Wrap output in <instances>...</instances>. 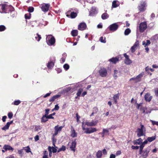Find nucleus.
<instances>
[{"instance_id":"1","label":"nucleus","mask_w":158,"mask_h":158,"mask_svg":"<svg viewBox=\"0 0 158 158\" xmlns=\"http://www.w3.org/2000/svg\"><path fill=\"white\" fill-rule=\"evenodd\" d=\"M140 126V128H137L136 131L137 136L138 137L145 136L146 133V128L144 125L141 123Z\"/></svg>"},{"instance_id":"2","label":"nucleus","mask_w":158,"mask_h":158,"mask_svg":"<svg viewBox=\"0 0 158 158\" xmlns=\"http://www.w3.org/2000/svg\"><path fill=\"white\" fill-rule=\"evenodd\" d=\"M46 40L48 44L49 45H53L55 42V39L51 35H48L46 37Z\"/></svg>"},{"instance_id":"3","label":"nucleus","mask_w":158,"mask_h":158,"mask_svg":"<svg viewBox=\"0 0 158 158\" xmlns=\"http://www.w3.org/2000/svg\"><path fill=\"white\" fill-rule=\"evenodd\" d=\"M147 28V24L146 22L141 23L139 24L138 29L141 33L143 32Z\"/></svg>"},{"instance_id":"4","label":"nucleus","mask_w":158,"mask_h":158,"mask_svg":"<svg viewBox=\"0 0 158 158\" xmlns=\"http://www.w3.org/2000/svg\"><path fill=\"white\" fill-rule=\"evenodd\" d=\"M150 149L149 147L147 148L144 150L142 151L141 156L140 157L142 158H146L148 156V154L150 152Z\"/></svg>"},{"instance_id":"5","label":"nucleus","mask_w":158,"mask_h":158,"mask_svg":"<svg viewBox=\"0 0 158 158\" xmlns=\"http://www.w3.org/2000/svg\"><path fill=\"white\" fill-rule=\"evenodd\" d=\"M124 56L125 57L124 60V63L127 65H129L132 63L131 60L129 59L128 55H127L126 53L124 54Z\"/></svg>"},{"instance_id":"6","label":"nucleus","mask_w":158,"mask_h":158,"mask_svg":"<svg viewBox=\"0 0 158 158\" xmlns=\"http://www.w3.org/2000/svg\"><path fill=\"white\" fill-rule=\"evenodd\" d=\"M63 128V126L59 127L58 125L55 126L54 127L55 132L53 135V136H55L56 135L58 132H60L61 131Z\"/></svg>"},{"instance_id":"7","label":"nucleus","mask_w":158,"mask_h":158,"mask_svg":"<svg viewBox=\"0 0 158 158\" xmlns=\"http://www.w3.org/2000/svg\"><path fill=\"white\" fill-rule=\"evenodd\" d=\"M145 5L146 3L145 2H140V4L138 8L140 11H143L145 10Z\"/></svg>"},{"instance_id":"8","label":"nucleus","mask_w":158,"mask_h":158,"mask_svg":"<svg viewBox=\"0 0 158 158\" xmlns=\"http://www.w3.org/2000/svg\"><path fill=\"white\" fill-rule=\"evenodd\" d=\"M118 27V25L116 23H113L109 27V29L110 31H113L116 30Z\"/></svg>"},{"instance_id":"9","label":"nucleus","mask_w":158,"mask_h":158,"mask_svg":"<svg viewBox=\"0 0 158 158\" xmlns=\"http://www.w3.org/2000/svg\"><path fill=\"white\" fill-rule=\"evenodd\" d=\"M98 123V121H94L93 120L90 122L88 121H86L85 123V124L88 126L91 127L96 125Z\"/></svg>"},{"instance_id":"10","label":"nucleus","mask_w":158,"mask_h":158,"mask_svg":"<svg viewBox=\"0 0 158 158\" xmlns=\"http://www.w3.org/2000/svg\"><path fill=\"white\" fill-rule=\"evenodd\" d=\"M97 131L96 128L89 127L86 128V131L84 132L86 134H90L94 132H95Z\"/></svg>"},{"instance_id":"11","label":"nucleus","mask_w":158,"mask_h":158,"mask_svg":"<svg viewBox=\"0 0 158 158\" xmlns=\"http://www.w3.org/2000/svg\"><path fill=\"white\" fill-rule=\"evenodd\" d=\"M50 4H44L42 6L41 9L44 12H47L49 9L50 6Z\"/></svg>"},{"instance_id":"12","label":"nucleus","mask_w":158,"mask_h":158,"mask_svg":"<svg viewBox=\"0 0 158 158\" xmlns=\"http://www.w3.org/2000/svg\"><path fill=\"white\" fill-rule=\"evenodd\" d=\"M100 75L102 77H105L107 74L106 69L104 68H101L99 71Z\"/></svg>"},{"instance_id":"13","label":"nucleus","mask_w":158,"mask_h":158,"mask_svg":"<svg viewBox=\"0 0 158 158\" xmlns=\"http://www.w3.org/2000/svg\"><path fill=\"white\" fill-rule=\"evenodd\" d=\"M53 60H52L51 58L50 59V61L48 62L47 65L49 69L52 68L54 66V62H53V61L55 60V58L53 57Z\"/></svg>"},{"instance_id":"14","label":"nucleus","mask_w":158,"mask_h":158,"mask_svg":"<svg viewBox=\"0 0 158 158\" xmlns=\"http://www.w3.org/2000/svg\"><path fill=\"white\" fill-rule=\"evenodd\" d=\"M152 98V96L149 93H147L144 96L145 100L147 102H150Z\"/></svg>"},{"instance_id":"15","label":"nucleus","mask_w":158,"mask_h":158,"mask_svg":"<svg viewBox=\"0 0 158 158\" xmlns=\"http://www.w3.org/2000/svg\"><path fill=\"white\" fill-rule=\"evenodd\" d=\"M86 27V25L85 23H80L78 26V29L80 30H83L85 29Z\"/></svg>"},{"instance_id":"16","label":"nucleus","mask_w":158,"mask_h":158,"mask_svg":"<svg viewBox=\"0 0 158 158\" xmlns=\"http://www.w3.org/2000/svg\"><path fill=\"white\" fill-rule=\"evenodd\" d=\"M140 110L143 111V113L148 114L150 113L151 110L150 109L148 110V108L146 107H141L140 109Z\"/></svg>"},{"instance_id":"17","label":"nucleus","mask_w":158,"mask_h":158,"mask_svg":"<svg viewBox=\"0 0 158 158\" xmlns=\"http://www.w3.org/2000/svg\"><path fill=\"white\" fill-rule=\"evenodd\" d=\"M6 6V5L5 4H0V12H5V10Z\"/></svg>"},{"instance_id":"18","label":"nucleus","mask_w":158,"mask_h":158,"mask_svg":"<svg viewBox=\"0 0 158 158\" xmlns=\"http://www.w3.org/2000/svg\"><path fill=\"white\" fill-rule=\"evenodd\" d=\"M13 123V121H11L10 122H8L7 123L6 125H5L2 128V129L3 130L6 131L9 129V126L11 124Z\"/></svg>"},{"instance_id":"19","label":"nucleus","mask_w":158,"mask_h":158,"mask_svg":"<svg viewBox=\"0 0 158 158\" xmlns=\"http://www.w3.org/2000/svg\"><path fill=\"white\" fill-rule=\"evenodd\" d=\"M76 141H73L71 143V145L70 147V148L71 149V150L73 151L74 152L75 151V148L76 147Z\"/></svg>"},{"instance_id":"20","label":"nucleus","mask_w":158,"mask_h":158,"mask_svg":"<svg viewBox=\"0 0 158 158\" xmlns=\"http://www.w3.org/2000/svg\"><path fill=\"white\" fill-rule=\"evenodd\" d=\"M3 149H5L6 151H7V150H11L13 151L14 150V149L11 146L8 145H5L4 146Z\"/></svg>"},{"instance_id":"21","label":"nucleus","mask_w":158,"mask_h":158,"mask_svg":"<svg viewBox=\"0 0 158 158\" xmlns=\"http://www.w3.org/2000/svg\"><path fill=\"white\" fill-rule=\"evenodd\" d=\"M77 15V14L76 12H71L70 13V15H67V16L68 17H69V16H70L71 18H75Z\"/></svg>"},{"instance_id":"22","label":"nucleus","mask_w":158,"mask_h":158,"mask_svg":"<svg viewBox=\"0 0 158 158\" xmlns=\"http://www.w3.org/2000/svg\"><path fill=\"white\" fill-rule=\"evenodd\" d=\"M60 95H56L53 96V97H51L49 99V101L50 102H53L55 101V100L59 98L60 97Z\"/></svg>"},{"instance_id":"23","label":"nucleus","mask_w":158,"mask_h":158,"mask_svg":"<svg viewBox=\"0 0 158 158\" xmlns=\"http://www.w3.org/2000/svg\"><path fill=\"white\" fill-rule=\"evenodd\" d=\"M109 61L112 62L114 64H115L118 61V58L116 57H113L109 59Z\"/></svg>"},{"instance_id":"24","label":"nucleus","mask_w":158,"mask_h":158,"mask_svg":"<svg viewBox=\"0 0 158 158\" xmlns=\"http://www.w3.org/2000/svg\"><path fill=\"white\" fill-rule=\"evenodd\" d=\"M143 140L139 138L138 139L135 140L134 142V144H140L142 143Z\"/></svg>"},{"instance_id":"25","label":"nucleus","mask_w":158,"mask_h":158,"mask_svg":"<svg viewBox=\"0 0 158 158\" xmlns=\"http://www.w3.org/2000/svg\"><path fill=\"white\" fill-rule=\"evenodd\" d=\"M120 74V72L119 71L117 70H114V73L113 75V76L115 79H116L118 77V75H119Z\"/></svg>"},{"instance_id":"26","label":"nucleus","mask_w":158,"mask_h":158,"mask_svg":"<svg viewBox=\"0 0 158 158\" xmlns=\"http://www.w3.org/2000/svg\"><path fill=\"white\" fill-rule=\"evenodd\" d=\"M119 94H115L113 97V99L115 103H117V100L119 99Z\"/></svg>"},{"instance_id":"27","label":"nucleus","mask_w":158,"mask_h":158,"mask_svg":"<svg viewBox=\"0 0 158 158\" xmlns=\"http://www.w3.org/2000/svg\"><path fill=\"white\" fill-rule=\"evenodd\" d=\"M78 32V31L77 30H73L72 31L71 34L73 36H76L77 35Z\"/></svg>"},{"instance_id":"28","label":"nucleus","mask_w":158,"mask_h":158,"mask_svg":"<svg viewBox=\"0 0 158 158\" xmlns=\"http://www.w3.org/2000/svg\"><path fill=\"white\" fill-rule=\"evenodd\" d=\"M101 17L103 19H105L109 17V15L106 13H104L102 15Z\"/></svg>"},{"instance_id":"29","label":"nucleus","mask_w":158,"mask_h":158,"mask_svg":"<svg viewBox=\"0 0 158 158\" xmlns=\"http://www.w3.org/2000/svg\"><path fill=\"white\" fill-rule=\"evenodd\" d=\"M150 44V41L149 40H146V43L144 41H143L142 42V44L144 45L145 47H146L148 45H149Z\"/></svg>"},{"instance_id":"30","label":"nucleus","mask_w":158,"mask_h":158,"mask_svg":"<svg viewBox=\"0 0 158 158\" xmlns=\"http://www.w3.org/2000/svg\"><path fill=\"white\" fill-rule=\"evenodd\" d=\"M23 150H24L27 153L31 152L30 150V148L29 146H27V147H24L23 148Z\"/></svg>"},{"instance_id":"31","label":"nucleus","mask_w":158,"mask_h":158,"mask_svg":"<svg viewBox=\"0 0 158 158\" xmlns=\"http://www.w3.org/2000/svg\"><path fill=\"white\" fill-rule=\"evenodd\" d=\"M156 139V135L151 137H148L147 138V140L149 142H151L154 140Z\"/></svg>"},{"instance_id":"32","label":"nucleus","mask_w":158,"mask_h":158,"mask_svg":"<svg viewBox=\"0 0 158 158\" xmlns=\"http://www.w3.org/2000/svg\"><path fill=\"white\" fill-rule=\"evenodd\" d=\"M102 155V154L101 151L99 150L97 152L96 154L97 157L98 158H100L101 157Z\"/></svg>"},{"instance_id":"33","label":"nucleus","mask_w":158,"mask_h":158,"mask_svg":"<svg viewBox=\"0 0 158 158\" xmlns=\"http://www.w3.org/2000/svg\"><path fill=\"white\" fill-rule=\"evenodd\" d=\"M47 116L45 115H43L41 118V121L43 122H45L48 121Z\"/></svg>"},{"instance_id":"34","label":"nucleus","mask_w":158,"mask_h":158,"mask_svg":"<svg viewBox=\"0 0 158 158\" xmlns=\"http://www.w3.org/2000/svg\"><path fill=\"white\" fill-rule=\"evenodd\" d=\"M109 130H110V128L108 129H103V132L102 133V134H103L102 136H103L104 135L106 134V133H108L109 131Z\"/></svg>"},{"instance_id":"35","label":"nucleus","mask_w":158,"mask_h":158,"mask_svg":"<svg viewBox=\"0 0 158 158\" xmlns=\"http://www.w3.org/2000/svg\"><path fill=\"white\" fill-rule=\"evenodd\" d=\"M131 32V30L129 28L126 29L124 32V34L125 35H128Z\"/></svg>"},{"instance_id":"36","label":"nucleus","mask_w":158,"mask_h":158,"mask_svg":"<svg viewBox=\"0 0 158 158\" xmlns=\"http://www.w3.org/2000/svg\"><path fill=\"white\" fill-rule=\"evenodd\" d=\"M83 91V89L81 88L79 89L77 93V96H80L81 92Z\"/></svg>"},{"instance_id":"37","label":"nucleus","mask_w":158,"mask_h":158,"mask_svg":"<svg viewBox=\"0 0 158 158\" xmlns=\"http://www.w3.org/2000/svg\"><path fill=\"white\" fill-rule=\"evenodd\" d=\"M116 1H114L112 3V6L114 8H116L118 7V5L116 4Z\"/></svg>"},{"instance_id":"38","label":"nucleus","mask_w":158,"mask_h":158,"mask_svg":"<svg viewBox=\"0 0 158 158\" xmlns=\"http://www.w3.org/2000/svg\"><path fill=\"white\" fill-rule=\"evenodd\" d=\"M144 146V144H142V145L139 146V154H141L143 151L142 150Z\"/></svg>"},{"instance_id":"39","label":"nucleus","mask_w":158,"mask_h":158,"mask_svg":"<svg viewBox=\"0 0 158 158\" xmlns=\"http://www.w3.org/2000/svg\"><path fill=\"white\" fill-rule=\"evenodd\" d=\"M36 35L37 36L35 37V38L38 41H39L40 39L41 38V36L38 34H37Z\"/></svg>"},{"instance_id":"40","label":"nucleus","mask_w":158,"mask_h":158,"mask_svg":"<svg viewBox=\"0 0 158 158\" xmlns=\"http://www.w3.org/2000/svg\"><path fill=\"white\" fill-rule=\"evenodd\" d=\"M137 48L136 47H135L134 45L131 47V52L132 53H133L135 52V50L137 49Z\"/></svg>"},{"instance_id":"41","label":"nucleus","mask_w":158,"mask_h":158,"mask_svg":"<svg viewBox=\"0 0 158 158\" xmlns=\"http://www.w3.org/2000/svg\"><path fill=\"white\" fill-rule=\"evenodd\" d=\"M55 114V113L54 112L52 114H50L49 115H48V116H47V118H48V119H53L54 117L52 116L54 115Z\"/></svg>"},{"instance_id":"42","label":"nucleus","mask_w":158,"mask_h":158,"mask_svg":"<svg viewBox=\"0 0 158 158\" xmlns=\"http://www.w3.org/2000/svg\"><path fill=\"white\" fill-rule=\"evenodd\" d=\"M100 40L102 43H105L106 42V38H104V39L103 37H101L100 38Z\"/></svg>"},{"instance_id":"43","label":"nucleus","mask_w":158,"mask_h":158,"mask_svg":"<svg viewBox=\"0 0 158 158\" xmlns=\"http://www.w3.org/2000/svg\"><path fill=\"white\" fill-rule=\"evenodd\" d=\"M143 74L142 73H140L136 77V79H138L139 81L140 80V78L142 77Z\"/></svg>"},{"instance_id":"44","label":"nucleus","mask_w":158,"mask_h":158,"mask_svg":"<svg viewBox=\"0 0 158 158\" xmlns=\"http://www.w3.org/2000/svg\"><path fill=\"white\" fill-rule=\"evenodd\" d=\"M6 27L4 25H0V31H3L5 30Z\"/></svg>"},{"instance_id":"45","label":"nucleus","mask_w":158,"mask_h":158,"mask_svg":"<svg viewBox=\"0 0 158 158\" xmlns=\"http://www.w3.org/2000/svg\"><path fill=\"white\" fill-rule=\"evenodd\" d=\"M63 67L65 69L67 70L69 69V66L68 64H65L64 65Z\"/></svg>"},{"instance_id":"46","label":"nucleus","mask_w":158,"mask_h":158,"mask_svg":"<svg viewBox=\"0 0 158 158\" xmlns=\"http://www.w3.org/2000/svg\"><path fill=\"white\" fill-rule=\"evenodd\" d=\"M34 8L32 7H29L28 8V11L30 12H32L34 11Z\"/></svg>"},{"instance_id":"47","label":"nucleus","mask_w":158,"mask_h":158,"mask_svg":"<svg viewBox=\"0 0 158 158\" xmlns=\"http://www.w3.org/2000/svg\"><path fill=\"white\" fill-rule=\"evenodd\" d=\"M150 121L152 123V125H156L158 126V122L154 121L152 120H150Z\"/></svg>"},{"instance_id":"48","label":"nucleus","mask_w":158,"mask_h":158,"mask_svg":"<svg viewBox=\"0 0 158 158\" xmlns=\"http://www.w3.org/2000/svg\"><path fill=\"white\" fill-rule=\"evenodd\" d=\"M21 103V101L19 100H16L14 101V104L15 105H18Z\"/></svg>"},{"instance_id":"49","label":"nucleus","mask_w":158,"mask_h":158,"mask_svg":"<svg viewBox=\"0 0 158 158\" xmlns=\"http://www.w3.org/2000/svg\"><path fill=\"white\" fill-rule=\"evenodd\" d=\"M71 136L73 138L76 137L77 136V134L75 132L74 130L73 131V132L72 134H71Z\"/></svg>"},{"instance_id":"50","label":"nucleus","mask_w":158,"mask_h":158,"mask_svg":"<svg viewBox=\"0 0 158 158\" xmlns=\"http://www.w3.org/2000/svg\"><path fill=\"white\" fill-rule=\"evenodd\" d=\"M50 111V109H46L45 110V113L44 115H45L46 116H48V115L49 114V111Z\"/></svg>"},{"instance_id":"51","label":"nucleus","mask_w":158,"mask_h":158,"mask_svg":"<svg viewBox=\"0 0 158 158\" xmlns=\"http://www.w3.org/2000/svg\"><path fill=\"white\" fill-rule=\"evenodd\" d=\"M48 150L49 152V156H51L52 154V148L50 146L48 148Z\"/></svg>"},{"instance_id":"52","label":"nucleus","mask_w":158,"mask_h":158,"mask_svg":"<svg viewBox=\"0 0 158 158\" xmlns=\"http://www.w3.org/2000/svg\"><path fill=\"white\" fill-rule=\"evenodd\" d=\"M98 111V109L97 107H95L93 108V112L96 113Z\"/></svg>"},{"instance_id":"53","label":"nucleus","mask_w":158,"mask_h":158,"mask_svg":"<svg viewBox=\"0 0 158 158\" xmlns=\"http://www.w3.org/2000/svg\"><path fill=\"white\" fill-rule=\"evenodd\" d=\"M8 118L10 119L12 118L13 116V114L12 112H9L8 113Z\"/></svg>"},{"instance_id":"54","label":"nucleus","mask_w":158,"mask_h":158,"mask_svg":"<svg viewBox=\"0 0 158 158\" xmlns=\"http://www.w3.org/2000/svg\"><path fill=\"white\" fill-rule=\"evenodd\" d=\"M139 41L136 40L133 45L135 47H137L139 45Z\"/></svg>"},{"instance_id":"55","label":"nucleus","mask_w":158,"mask_h":158,"mask_svg":"<svg viewBox=\"0 0 158 158\" xmlns=\"http://www.w3.org/2000/svg\"><path fill=\"white\" fill-rule=\"evenodd\" d=\"M139 148V146H131V148L133 149H138Z\"/></svg>"},{"instance_id":"56","label":"nucleus","mask_w":158,"mask_h":158,"mask_svg":"<svg viewBox=\"0 0 158 158\" xmlns=\"http://www.w3.org/2000/svg\"><path fill=\"white\" fill-rule=\"evenodd\" d=\"M155 93L156 96L158 97V88H156L155 89Z\"/></svg>"},{"instance_id":"57","label":"nucleus","mask_w":158,"mask_h":158,"mask_svg":"<svg viewBox=\"0 0 158 158\" xmlns=\"http://www.w3.org/2000/svg\"><path fill=\"white\" fill-rule=\"evenodd\" d=\"M52 149V152L53 153H56L57 152V149L54 147H51Z\"/></svg>"},{"instance_id":"58","label":"nucleus","mask_w":158,"mask_h":158,"mask_svg":"<svg viewBox=\"0 0 158 158\" xmlns=\"http://www.w3.org/2000/svg\"><path fill=\"white\" fill-rule=\"evenodd\" d=\"M117 127V126H116L115 125H112L111 127L110 128V130L111 129H116Z\"/></svg>"},{"instance_id":"59","label":"nucleus","mask_w":158,"mask_h":158,"mask_svg":"<svg viewBox=\"0 0 158 158\" xmlns=\"http://www.w3.org/2000/svg\"><path fill=\"white\" fill-rule=\"evenodd\" d=\"M59 108V107L58 105H56L55 106V108L54 109V110H58Z\"/></svg>"},{"instance_id":"60","label":"nucleus","mask_w":158,"mask_h":158,"mask_svg":"<svg viewBox=\"0 0 158 158\" xmlns=\"http://www.w3.org/2000/svg\"><path fill=\"white\" fill-rule=\"evenodd\" d=\"M23 149H22L21 150H19L18 151V153L19 154L22 155L23 152Z\"/></svg>"},{"instance_id":"61","label":"nucleus","mask_w":158,"mask_h":158,"mask_svg":"<svg viewBox=\"0 0 158 158\" xmlns=\"http://www.w3.org/2000/svg\"><path fill=\"white\" fill-rule=\"evenodd\" d=\"M51 94V92L47 93L44 96V98H45L49 96Z\"/></svg>"},{"instance_id":"62","label":"nucleus","mask_w":158,"mask_h":158,"mask_svg":"<svg viewBox=\"0 0 158 158\" xmlns=\"http://www.w3.org/2000/svg\"><path fill=\"white\" fill-rule=\"evenodd\" d=\"M60 148V150L63 151L65 150L66 149L65 147L63 145L62 147Z\"/></svg>"},{"instance_id":"63","label":"nucleus","mask_w":158,"mask_h":158,"mask_svg":"<svg viewBox=\"0 0 158 158\" xmlns=\"http://www.w3.org/2000/svg\"><path fill=\"white\" fill-rule=\"evenodd\" d=\"M35 140L36 141L39 139V137L38 135H36L35 137Z\"/></svg>"},{"instance_id":"64","label":"nucleus","mask_w":158,"mask_h":158,"mask_svg":"<svg viewBox=\"0 0 158 158\" xmlns=\"http://www.w3.org/2000/svg\"><path fill=\"white\" fill-rule=\"evenodd\" d=\"M115 156L113 154H111L110 155V158H115Z\"/></svg>"}]
</instances>
